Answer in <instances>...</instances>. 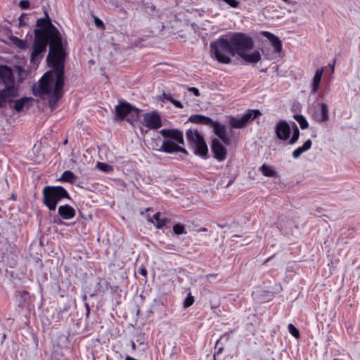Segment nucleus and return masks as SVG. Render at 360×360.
I'll use <instances>...</instances> for the list:
<instances>
[{
    "label": "nucleus",
    "mask_w": 360,
    "mask_h": 360,
    "mask_svg": "<svg viewBox=\"0 0 360 360\" xmlns=\"http://www.w3.org/2000/svg\"><path fill=\"white\" fill-rule=\"evenodd\" d=\"M53 40L50 44V49L46 58L48 66L51 68L46 72L39 82L38 88L34 89L36 96H49V105L53 110L57 103L63 97L65 79V49L63 47L60 32L51 34Z\"/></svg>",
    "instance_id": "1"
},
{
    "label": "nucleus",
    "mask_w": 360,
    "mask_h": 360,
    "mask_svg": "<svg viewBox=\"0 0 360 360\" xmlns=\"http://www.w3.org/2000/svg\"><path fill=\"white\" fill-rule=\"evenodd\" d=\"M225 36H220L217 40L210 43V53L212 58L222 64H230L231 58L241 52L250 50L254 46L253 39L244 32H229Z\"/></svg>",
    "instance_id": "2"
},
{
    "label": "nucleus",
    "mask_w": 360,
    "mask_h": 360,
    "mask_svg": "<svg viewBox=\"0 0 360 360\" xmlns=\"http://www.w3.org/2000/svg\"><path fill=\"white\" fill-rule=\"evenodd\" d=\"M45 18L37 20V28L34 30V39L31 53V62L34 63L44 56L46 51L47 46H50L53 37L52 34H58V28L52 23L48 13L45 12Z\"/></svg>",
    "instance_id": "3"
},
{
    "label": "nucleus",
    "mask_w": 360,
    "mask_h": 360,
    "mask_svg": "<svg viewBox=\"0 0 360 360\" xmlns=\"http://www.w3.org/2000/svg\"><path fill=\"white\" fill-rule=\"evenodd\" d=\"M0 84L4 87L0 90V108L6 107L10 98L18 96V87L15 86L13 70L7 65H0Z\"/></svg>",
    "instance_id": "4"
},
{
    "label": "nucleus",
    "mask_w": 360,
    "mask_h": 360,
    "mask_svg": "<svg viewBox=\"0 0 360 360\" xmlns=\"http://www.w3.org/2000/svg\"><path fill=\"white\" fill-rule=\"evenodd\" d=\"M42 202L50 211H54L63 199H70L68 191L60 186H46L42 190Z\"/></svg>",
    "instance_id": "5"
},
{
    "label": "nucleus",
    "mask_w": 360,
    "mask_h": 360,
    "mask_svg": "<svg viewBox=\"0 0 360 360\" xmlns=\"http://www.w3.org/2000/svg\"><path fill=\"white\" fill-rule=\"evenodd\" d=\"M186 139L193 148L194 153L202 158H207L208 148L204 136L197 130L189 129L186 131Z\"/></svg>",
    "instance_id": "6"
},
{
    "label": "nucleus",
    "mask_w": 360,
    "mask_h": 360,
    "mask_svg": "<svg viewBox=\"0 0 360 360\" xmlns=\"http://www.w3.org/2000/svg\"><path fill=\"white\" fill-rule=\"evenodd\" d=\"M116 116L119 120H124L126 116L130 113H132L133 116L138 118L141 110L131 105L128 102H121L119 105L115 107Z\"/></svg>",
    "instance_id": "7"
},
{
    "label": "nucleus",
    "mask_w": 360,
    "mask_h": 360,
    "mask_svg": "<svg viewBox=\"0 0 360 360\" xmlns=\"http://www.w3.org/2000/svg\"><path fill=\"white\" fill-rule=\"evenodd\" d=\"M141 124L150 129H158L162 126L161 117L156 111L145 113Z\"/></svg>",
    "instance_id": "8"
},
{
    "label": "nucleus",
    "mask_w": 360,
    "mask_h": 360,
    "mask_svg": "<svg viewBox=\"0 0 360 360\" xmlns=\"http://www.w3.org/2000/svg\"><path fill=\"white\" fill-rule=\"evenodd\" d=\"M158 151L164 152L166 153H182L185 155H188V151L182 146L178 144V143L171 140L166 139L162 142V144Z\"/></svg>",
    "instance_id": "9"
},
{
    "label": "nucleus",
    "mask_w": 360,
    "mask_h": 360,
    "mask_svg": "<svg viewBox=\"0 0 360 360\" xmlns=\"http://www.w3.org/2000/svg\"><path fill=\"white\" fill-rule=\"evenodd\" d=\"M160 134L167 139H171L179 144L184 145L183 131L179 129H162Z\"/></svg>",
    "instance_id": "10"
},
{
    "label": "nucleus",
    "mask_w": 360,
    "mask_h": 360,
    "mask_svg": "<svg viewBox=\"0 0 360 360\" xmlns=\"http://www.w3.org/2000/svg\"><path fill=\"white\" fill-rule=\"evenodd\" d=\"M211 150L213 153V156L216 160L219 161H223L226 159L227 155V150L218 139H212L211 143Z\"/></svg>",
    "instance_id": "11"
},
{
    "label": "nucleus",
    "mask_w": 360,
    "mask_h": 360,
    "mask_svg": "<svg viewBox=\"0 0 360 360\" xmlns=\"http://www.w3.org/2000/svg\"><path fill=\"white\" fill-rule=\"evenodd\" d=\"M275 133L280 140L285 141L288 139L291 133L288 123L285 120L279 121L276 125Z\"/></svg>",
    "instance_id": "12"
},
{
    "label": "nucleus",
    "mask_w": 360,
    "mask_h": 360,
    "mask_svg": "<svg viewBox=\"0 0 360 360\" xmlns=\"http://www.w3.org/2000/svg\"><path fill=\"white\" fill-rule=\"evenodd\" d=\"M319 109L314 112V119L319 123L326 122L329 120V111L328 105L324 103L319 104Z\"/></svg>",
    "instance_id": "13"
},
{
    "label": "nucleus",
    "mask_w": 360,
    "mask_h": 360,
    "mask_svg": "<svg viewBox=\"0 0 360 360\" xmlns=\"http://www.w3.org/2000/svg\"><path fill=\"white\" fill-rule=\"evenodd\" d=\"M210 127L214 129L215 135H217L224 143L226 145L229 144L230 139L226 135V131L224 125L212 120V123L210 124Z\"/></svg>",
    "instance_id": "14"
},
{
    "label": "nucleus",
    "mask_w": 360,
    "mask_h": 360,
    "mask_svg": "<svg viewBox=\"0 0 360 360\" xmlns=\"http://www.w3.org/2000/svg\"><path fill=\"white\" fill-rule=\"evenodd\" d=\"M58 214L62 219L69 220L74 218L76 215L75 210L68 204L59 206Z\"/></svg>",
    "instance_id": "15"
},
{
    "label": "nucleus",
    "mask_w": 360,
    "mask_h": 360,
    "mask_svg": "<svg viewBox=\"0 0 360 360\" xmlns=\"http://www.w3.org/2000/svg\"><path fill=\"white\" fill-rule=\"evenodd\" d=\"M261 34L271 41L275 52L280 53L282 51V42L278 37L268 31H262Z\"/></svg>",
    "instance_id": "16"
},
{
    "label": "nucleus",
    "mask_w": 360,
    "mask_h": 360,
    "mask_svg": "<svg viewBox=\"0 0 360 360\" xmlns=\"http://www.w3.org/2000/svg\"><path fill=\"white\" fill-rule=\"evenodd\" d=\"M247 51L241 52L240 57L245 62L249 63H257L261 60V54L259 51L255 50L253 52L248 53Z\"/></svg>",
    "instance_id": "17"
},
{
    "label": "nucleus",
    "mask_w": 360,
    "mask_h": 360,
    "mask_svg": "<svg viewBox=\"0 0 360 360\" xmlns=\"http://www.w3.org/2000/svg\"><path fill=\"white\" fill-rule=\"evenodd\" d=\"M161 213L156 212L152 218H148V221L154 224L156 229H162L169 221V219L166 217L161 218Z\"/></svg>",
    "instance_id": "18"
},
{
    "label": "nucleus",
    "mask_w": 360,
    "mask_h": 360,
    "mask_svg": "<svg viewBox=\"0 0 360 360\" xmlns=\"http://www.w3.org/2000/svg\"><path fill=\"white\" fill-rule=\"evenodd\" d=\"M323 72V68H319L316 71L311 84V91L312 94H315L318 91Z\"/></svg>",
    "instance_id": "19"
},
{
    "label": "nucleus",
    "mask_w": 360,
    "mask_h": 360,
    "mask_svg": "<svg viewBox=\"0 0 360 360\" xmlns=\"http://www.w3.org/2000/svg\"><path fill=\"white\" fill-rule=\"evenodd\" d=\"M188 121L194 124L206 126H210V124L212 123V120L210 117L199 114L191 115L188 117Z\"/></svg>",
    "instance_id": "20"
},
{
    "label": "nucleus",
    "mask_w": 360,
    "mask_h": 360,
    "mask_svg": "<svg viewBox=\"0 0 360 360\" xmlns=\"http://www.w3.org/2000/svg\"><path fill=\"white\" fill-rule=\"evenodd\" d=\"M32 98L31 97H23L20 99H17L14 101L13 108L17 112H20L22 110L24 107L29 108L30 105V103L32 101Z\"/></svg>",
    "instance_id": "21"
},
{
    "label": "nucleus",
    "mask_w": 360,
    "mask_h": 360,
    "mask_svg": "<svg viewBox=\"0 0 360 360\" xmlns=\"http://www.w3.org/2000/svg\"><path fill=\"white\" fill-rule=\"evenodd\" d=\"M311 145L312 142L311 140L309 139L306 141L302 146L298 147L297 148L293 150L292 154V157L295 159H297L303 153L309 150L311 148Z\"/></svg>",
    "instance_id": "22"
},
{
    "label": "nucleus",
    "mask_w": 360,
    "mask_h": 360,
    "mask_svg": "<svg viewBox=\"0 0 360 360\" xmlns=\"http://www.w3.org/2000/svg\"><path fill=\"white\" fill-rule=\"evenodd\" d=\"M260 115L262 113L259 110H248L242 117L247 124Z\"/></svg>",
    "instance_id": "23"
},
{
    "label": "nucleus",
    "mask_w": 360,
    "mask_h": 360,
    "mask_svg": "<svg viewBox=\"0 0 360 360\" xmlns=\"http://www.w3.org/2000/svg\"><path fill=\"white\" fill-rule=\"evenodd\" d=\"M77 179V176L72 171L66 170L63 172L59 180L63 182H67L73 184L75 183Z\"/></svg>",
    "instance_id": "24"
},
{
    "label": "nucleus",
    "mask_w": 360,
    "mask_h": 360,
    "mask_svg": "<svg viewBox=\"0 0 360 360\" xmlns=\"http://www.w3.org/2000/svg\"><path fill=\"white\" fill-rule=\"evenodd\" d=\"M229 124L232 128H236V129H240V128L244 127L246 125L245 122L243 120V117H231Z\"/></svg>",
    "instance_id": "25"
},
{
    "label": "nucleus",
    "mask_w": 360,
    "mask_h": 360,
    "mask_svg": "<svg viewBox=\"0 0 360 360\" xmlns=\"http://www.w3.org/2000/svg\"><path fill=\"white\" fill-rule=\"evenodd\" d=\"M259 170L262 174L267 177H274L276 176V172L269 166L264 164L259 167Z\"/></svg>",
    "instance_id": "26"
},
{
    "label": "nucleus",
    "mask_w": 360,
    "mask_h": 360,
    "mask_svg": "<svg viewBox=\"0 0 360 360\" xmlns=\"http://www.w3.org/2000/svg\"><path fill=\"white\" fill-rule=\"evenodd\" d=\"M295 120L299 123L302 129H305L309 127L308 122L305 117L302 115H295L294 116Z\"/></svg>",
    "instance_id": "27"
},
{
    "label": "nucleus",
    "mask_w": 360,
    "mask_h": 360,
    "mask_svg": "<svg viewBox=\"0 0 360 360\" xmlns=\"http://www.w3.org/2000/svg\"><path fill=\"white\" fill-rule=\"evenodd\" d=\"M163 96H164V98H165L167 101H169V102H170L171 103H172L175 107H176V108H184V105H182V103H181L180 101H177V100H176V99L173 98L172 97V96H171V95H169V94H165V93H164V94H163Z\"/></svg>",
    "instance_id": "28"
},
{
    "label": "nucleus",
    "mask_w": 360,
    "mask_h": 360,
    "mask_svg": "<svg viewBox=\"0 0 360 360\" xmlns=\"http://www.w3.org/2000/svg\"><path fill=\"white\" fill-rule=\"evenodd\" d=\"M173 231L176 235H181L186 234L187 232L186 231L185 226L181 224H176L173 226Z\"/></svg>",
    "instance_id": "29"
},
{
    "label": "nucleus",
    "mask_w": 360,
    "mask_h": 360,
    "mask_svg": "<svg viewBox=\"0 0 360 360\" xmlns=\"http://www.w3.org/2000/svg\"><path fill=\"white\" fill-rule=\"evenodd\" d=\"M300 137V131L297 125L294 124L292 136L289 141V144L292 145L297 141Z\"/></svg>",
    "instance_id": "30"
},
{
    "label": "nucleus",
    "mask_w": 360,
    "mask_h": 360,
    "mask_svg": "<svg viewBox=\"0 0 360 360\" xmlns=\"http://www.w3.org/2000/svg\"><path fill=\"white\" fill-rule=\"evenodd\" d=\"M288 329L289 333L296 339H299L300 338V330L292 323H289L288 326Z\"/></svg>",
    "instance_id": "31"
},
{
    "label": "nucleus",
    "mask_w": 360,
    "mask_h": 360,
    "mask_svg": "<svg viewBox=\"0 0 360 360\" xmlns=\"http://www.w3.org/2000/svg\"><path fill=\"white\" fill-rule=\"evenodd\" d=\"M11 39L17 47L21 49H24L26 48L27 44L25 41L22 40L17 37H12Z\"/></svg>",
    "instance_id": "32"
},
{
    "label": "nucleus",
    "mask_w": 360,
    "mask_h": 360,
    "mask_svg": "<svg viewBox=\"0 0 360 360\" xmlns=\"http://www.w3.org/2000/svg\"><path fill=\"white\" fill-rule=\"evenodd\" d=\"M97 167L101 169L103 172H110L112 171V167L108 164L98 162H97Z\"/></svg>",
    "instance_id": "33"
},
{
    "label": "nucleus",
    "mask_w": 360,
    "mask_h": 360,
    "mask_svg": "<svg viewBox=\"0 0 360 360\" xmlns=\"http://www.w3.org/2000/svg\"><path fill=\"white\" fill-rule=\"evenodd\" d=\"M194 303V297L191 295V293H188L184 302V307L188 308L193 305Z\"/></svg>",
    "instance_id": "34"
},
{
    "label": "nucleus",
    "mask_w": 360,
    "mask_h": 360,
    "mask_svg": "<svg viewBox=\"0 0 360 360\" xmlns=\"http://www.w3.org/2000/svg\"><path fill=\"white\" fill-rule=\"evenodd\" d=\"M229 339V333H226L222 335L219 339H218L216 342L215 347L216 348L220 345L221 342L224 340L225 342H227Z\"/></svg>",
    "instance_id": "35"
},
{
    "label": "nucleus",
    "mask_w": 360,
    "mask_h": 360,
    "mask_svg": "<svg viewBox=\"0 0 360 360\" xmlns=\"http://www.w3.org/2000/svg\"><path fill=\"white\" fill-rule=\"evenodd\" d=\"M94 22H95L96 26L98 28H100V29H104L105 28V25H104L103 22L100 18H98V17H96V16L94 17Z\"/></svg>",
    "instance_id": "36"
},
{
    "label": "nucleus",
    "mask_w": 360,
    "mask_h": 360,
    "mask_svg": "<svg viewBox=\"0 0 360 360\" xmlns=\"http://www.w3.org/2000/svg\"><path fill=\"white\" fill-rule=\"evenodd\" d=\"M30 1L27 0H21L19 3V6L22 9H28L30 8Z\"/></svg>",
    "instance_id": "37"
},
{
    "label": "nucleus",
    "mask_w": 360,
    "mask_h": 360,
    "mask_svg": "<svg viewBox=\"0 0 360 360\" xmlns=\"http://www.w3.org/2000/svg\"><path fill=\"white\" fill-rule=\"evenodd\" d=\"M262 296H265V299H262L263 302L270 301L273 299L274 295L271 292H265L264 295H262Z\"/></svg>",
    "instance_id": "38"
},
{
    "label": "nucleus",
    "mask_w": 360,
    "mask_h": 360,
    "mask_svg": "<svg viewBox=\"0 0 360 360\" xmlns=\"http://www.w3.org/2000/svg\"><path fill=\"white\" fill-rule=\"evenodd\" d=\"M187 90L193 93L197 97L200 96V91L196 87H188Z\"/></svg>",
    "instance_id": "39"
},
{
    "label": "nucleus",
    "mask_w": 360,
    "mask_h": 360,
    "mask_svg": "<svg viewBox=\"0 0 360 360\" xmlns=\"http://www.w3.org/2000/svg\"><path fill=\"white\" fill-rule=\"evenodd\" d=\"M139 273L143 276L146 277L148 274V271L143 265H141L139 269Z\"/></svg>",
    "instance_id": "40"
},
{
    "label": "nucleus",
    "mask_w": 360,
    "mask_h": 360,
    "mask_svg": "<svg viewBox=\"0 0 360 360\" xmlns=\"http://www.w3.org/2000/svg\"><path fill=\"white\" fill-rule=\"evenodd\" d=\"M223 349H224L223 346H219V347L217 348V352L214 354V356L216 354H219L220 353H221Z\"/></svg>",
    "instance_id": "41"
},
{
    "label": "nucleus",
    "mask_w": 360,
    "mask_h": 360,
    "mask_svg": "<svg viewBox=\"0 0 360 360\" xmlns=\"http://www.w3.org/2000/svg\"><path fill=\"white\" fill-rule=\"evenodd\" d=\"M19 25L20 26L25 25V23L22 20V15L19 18Z\"/></svg>",
    "instance_id": "42"
},
{
    "label": "nucleus",
    "mask_w": 360,
    "mask_h": 360,
    "mask_svg": "<svg viewBox=\"0 0 360 360\" xmlns=\"http://www.w3.org/2000/svg\"><path fill=\"white\" fill-rule=\"evenodd\" d=\"M53 222L56 223V224H63V221L60 219H55L53 220Z\"/></svg>",
    "instance_id": "43"
},
{
    "label": "nucleus",
    "mask_w": 360,
    "mask_h": 360,
    "mask_svg": "<svg viewBox=\"0 0 360 360\" xmlns=\"http://www.w3.org/2000/svg\"><path fill=\"white\" fill-rule=\"evenodd\" d=\"M131 349H132V350H133V351H135V350H136V344H135V342H133V341L131 342Z\"/></svg>",
    "instance_id": "44"
},
{
    "label": "nucleus",
    "mask_w": 360,
    "mask_h": 360,
    "mask_svg": "<svg viewBox=\"0 0 360 360\" xmlns=\"http://www.w3.org/2000/svg\"><path fill=\"white\" fill-rule=\"evenodd\" d=\"M274 256L272 257H269V258H267L263 263V264H266L267 262H269L272 258H273Z\"/></svg>",
    "instance_id": "45"
},
{
    "label": "nucleus",
    "mask_w": 360,
    "mask_h": 360,
    "mask_svg": "<svg viewBox=\"0 0 360 360\" xmlns=\"http://www.w3.org/2000/svg\"><path fill=\"white\" fill-rule=\"evenodd\" d=\"M217 274H208V275L207 276V278H209V277L217 278Z\"/></svg>",
    "instance_id": "46"
},
{
    "label": "nucleus",
    "mask_w": 360,
    "mask_h": 360,
    "mask_svg": "<svg viewBox=\"0 0 360 360\" xmlns=\"http://www.w3.org/2000/svg\"><path fill=\"white\" fill-rule=\"evenodd\" d=\"M207 231V228H202V229H200V231H203V232H205V231Z\"/></svg>",
    "instance_id": "47"
},
{
    "label": "nucleus",
    "mask_w": 360,
    "mask_h": 360,
    "mask_svg": "<svg viewBox=\"0 0 360 360\" xmlns=\"http://www.w3.org/2000/svg\"><path fill=\"white\" fill-rule=\"evenodd\" d=\"M11 198L13 200H15V195L14 194H13L12 196L11 197Z\"/></svg>",
    "instance_id": "48"
},
{
    "label": "nucleus",
    "mask_w": 360,
    "mask_h": 360,
    "mask_svg": "<svg viewBox=\"0 0 360 360\" xmlns=\"http://www.w3.org/2000/svg\"><path fill=\"white\" fill-rule=\"evenodd\" d=\"M151 210H152V207H148V208H147L146 210V211H150Z\"/></svg>",
    "instance_id": "49"
},
{
    "label": "nucleus",
    "mask_w": 360,
    "mask_h": 360,
    "mask_svg": "<svg viewBox=\"0 0 360 360\" xmlns=\"http://www.w3.org/2000/svg\"><path fill=\"white\" fill-rule=\"evenodd\" d=\"M67 143H68V140H65V141H64V144H66Z\"/></svg>",
    "instance_id": "50"
},
{
    "label": "nucleus",
    "mask_w": 360,
    "mask_h": 360,
    "mask_svg": "<svg viewBox=\"0 0 360 360\" xmlns=\"http://www.w3.org/2000/svg\"><path fill=\"white\" fill-rule=\"evenodd\" d=\"M333 71H334V67H333V66H332V72H333Z\"/></svg>",
    "instance_id": "51"
},
{
    "label": "nucleus",
    "mask_w": 360,
    "mask_h": 360,
    "mask_svg": "<svg viewBox=\"0 0 360 360\" xmlns=\"http://www.w3.org/2000/svg\"><path fill=\"white\" fill-rule=\"evenodd\" d=\"M167 248H168V249L174 250V248H170V247H168Z\"/></svg>",
    "instance_id": "52"
},
{
    "label": "nucleus",
    "mask_w": 360,
    "mask_h": 360,
    "mask_svg": "<svg viewBox=\"0 0 360 360\" xmlns=\"http://www.w3.org/2000/svg\"><path fill=\"white\" fill-rule=\"evenodd\" d=\"M333 360H339L338 359H334Z\"/></svg>",
    "instance_id": "53"
}]
</instances>
